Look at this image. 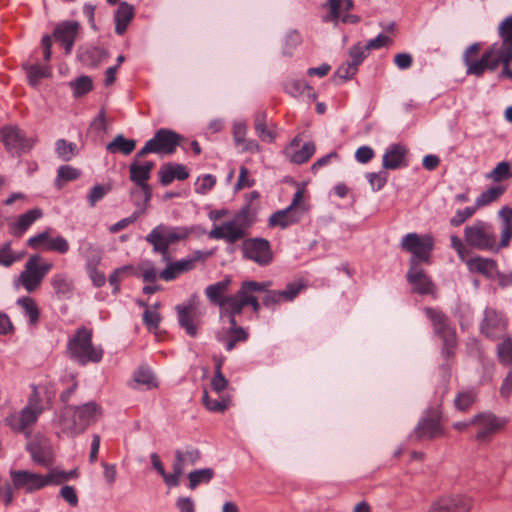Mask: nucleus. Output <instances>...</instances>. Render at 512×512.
I'll return each instance as SVG.
<instances>
[{
    "label": "nucleus",
    "mask_w": 512,
    "mask_h": 512,
    "mask_svg": "<svg viewBox=\"0 0 512 512\" xmlns=\"http://www.w3.org/2000/svg\"><path fill=\"white\" fill-rule=\"evenodd\" d=\"M506 329V321L500 313L494 309H486L485 317L481 325V331L489 338L501 335Z\"/></svg>",
    "instance_id": "24"
},
{
    "label": "nucleus",
    "mask_w": 512,
    "mask_h": 512,
    "mask_svg": "<svg viewBox=\"0 0 512 512\" xmlns=\"http://www.w3.org/2000/svg\"><path fill=\"white\" fill-rule=\"evenodd\" d=\"M51 404V396L44 387L32 386L27 405L22 411V416H38L45 413Z\"/></svg>",
    "instance_id": "17"
},
{
    "label": "nucleus",
    "mask_w": 512,
    "mask_h": 512,
    "mask_svg": "<svg viewBox=\"0 0 512 512\" xmlns=\"http://www.w3.org/2000/svg\"><path fill=\"white\" fill-rule=\"evenodd\" d=\"M300 143V137L296 136L285 150L288 159L295 164L307 162L316 150V146L313 142H306L301 147Z\"/></svg>",
    "instance_id": "20"
},
{
    "label": "nucleus",
    "mask_w": 512,
    "mask_h": 512,
    "mask_svg": "<svg viewBox=\"0 0 512 512\" xmlns=\"http://www.w3.org/2000/svg\"><path fill=\"white\" fill-rule=\"evenodd\" d=\"M80 176V171L72 166L64 165L58 169L57 183L62 184L75 180Z\"/></svg>",
    "instance_id": "55"
},
{
    "label": "nucleus",
    "mask_w": 512,
    "mask_h": 512,
    "mask_svg": "<svg viewBox=\"0 0 512 512\" xmlns=\"http://www.w3.org/2000/svg\"><path fill=\"white\" fill-rule=\"evenodd\" d=\"M506 425L505 418H473L468 427L476 432V439L486 441Z\"/></svg>",
    "instance_id": "18"
},
{
    "label": "nucleus",
    "mask_w": 512,
    "mask_h": 512,
    "mask_svg": "<svg viewBox=\"0 0 512 512\" xmlns=\"http://www.w3.org/2000/svg\"><path fill=\"white\" fill-rule=\"evenodd\" d=\"M75 151L76 145L74 143L67 142L64 139H59L56 142V153L63 161L71 160L76 154Z\"/></svg>",
    "instance_id": "50"
},
{
    "label": "nucleus",
    "mask_w": 512,
    "mask_h": 512,
    "mask_svg": "<svg viewBox=\"0 0 512 512\" xmlns=\"http://www.w3.org/2000/svg\"><path fill=\"white\" fill-rule=\"evenodd\" d=\"M134 382L144 386L146 389L157 387V380L151 370L146 367H140L134 373Z\"/></svg>",
    "instance_id": "45"
},
{
    "label": "nucleus",
    "mask_w": 512,
    "mask_h": 512,
    "mask_svg": "<svg viewBox=\"0 0 512 512\" xmlns=\"http://www.w3.org/2000/svg\"><path fill=\"white\" fill-rule=\"evenodd\" d=\"M204 405L211 412L222 413L229 406L230 401L228 399L222 398L219 394H216V397L213 398L211 395L205 392L203 397Z\"/></svg>",
    "instance_id": "47"
},
{
    "label": "nucleus",
    "mask_w": 512,
    "mask_h": 512,
    "mask_svg": "<svg viewBox=\"0 0 512 512\" xmlns=\"http://www.w3.org/2000/svg\"><path fill=\"white\" fill-rule=\"evenodd\" d=\"M161 320V316L157 311V305L154 308H146L143 313V322L149 331L155 332Z\"/></svg>",
    "instance_id": "52"
},
{
    "label": "nucleus",
    "mask_w": 512,
    "mask_h": 512,
    "mask_svg": "<svg viewBox=\"0 0 512 512\" xmlns=\"http://www.w3.org/2000/svg\"><path fill=\"white\" fill-rule=\"evenodd\" d=\"M505 192V188L502 186H493L481 193L476 199L475 206L478 208L489 205L490 203L499 199V197Z\"/></svg>",
    "instance_id": "46"
},
{
    "label": "nucleus",
    "mask_w": 512,
    "mask_h": 512,
    "mask_svg": "<svg viewBox=\"0 0 512 512\" xmlns=\"http://www.w3.org/2000/svg\"><path fill=\"white\" fill-rule=\"evenodd\" d=\"M38 418H6L5 424L15 434H22L25 438H29L35 429Z\"/></svg>",
    "instance_id": "34"
},
{
    "label": "nucleus",
    "mask_w": 512,
    "mask_h": 512,
    "mask_svg": "<svg viewBox=\"0 0 512 512\" xmlns=\"http://www.w3.org/2000/svg\"><path fill=\"white\" fill-rule=\"evenodd\" d=\"M433 246V238L430 235L420 236L416 233L407 234L401 242V247L412 254L410 262L415 260L416 265L420 262L429 263Z\"/></svg>",
    "instance_id": "10"
},
{
    "label": "nucleus",
    "mask_w": 512,
    "mask_h": 512,
    "mask_svg": "<svg viewBox=\"0 0 512 512\" xmlns=\"http://www.w3.org/2000/svg\"><path fill=\"white\" fill-rule=\"evenodd\" d=\"M27 244L34 250L42 249L60 254H65L69 250L68 241L62 236L51 237L50 229L29 238Z\"/></svg>",
    "instance_id": "15"
},
{
    "label": "nucleus",
    "mask_w": 512,
    "mask_h": 512,
    "mask_svg": "<svg viewBox=\"0 0 512 512\" xmlns=\"http://www.w3.org/2000/svg\"><path fill=\"white\" fill-rule=\"evenodd\" d=\"M78 29L79 25L77 22L66 21L57 25L54 30L55 40L65 47L67 54L72 50Z\"/></svg>",
    "instance_id": "26"
},
{
    "label": "nucleus",
    "mask_w": 512,
    "mask_h": 512,
    "mask_svg": "<svg viewBox=\"0 0 512 512\" xmlns=\"http://www.w3.org/2000/svg\"><path fill=\"white\" fill-rule=\"evenodd\" d=\"M303 213L304 209L300 211L299 209L287 207L286 209L277 211L272 214L269 218V225L271 227L278 226L281 228H286L299 222Z\"/></svg>",
    "instance_id": "27"
},
{
    "label": "nucleus",
    "mask_w": 512,
    "mask_h": 512,
    "mask_svg": "<svg viewBox=\"0 0 512 512\" xmlns=\"http://www.w3.org/2000/svg\"><path fill=\"white\" fill-rule=\"evenodd\" d=\"M135 15L134 7L127 2H121L114 15L115 32L123 35Z\"/></svg>",
    "instance_id": "31"
},
{
    "label": "nucleus",
    "mask_w": 512,
    "mask_h": 512,
    "mask_svg": "<svg viewBox=\"0 0 512 512\" xmlns=\"http://www.w3.org/2000/svg\"><path fill=\"white\" fill-rule=\"evenodd\" d=\"M477 207H466L463 210H458L456 214L450 219V224L454 227L460 226L466 220L471 218L476 212Z\"/></svg>",
    "instance_id": "60"
},
{
    "label": "nucleus",
    "mask_w": 512,
    "mask_h": 512,
    "mask_svg": "<svg viewBox=\"0 0 512 512\" xmlns=\"http://www.w3.org/2000/svg\"><path fill=\"white\" fill-rule=\"evenodd\" d=\"M425 313L432 323L435 334L442 339L444 351L450 355L457 343L454 327L451 326L448 317L439 310L426 308Z\"/></svg>",
    "instance_id": "9"
},
{
    "label": "nucleus",
    "mask_w": 512,
    "mask_h": 512,
    "mask_svg": "<svg viewBox=\"0 0 512 512\" xmlns=\"http://www.w3.org/2000/svg\"><path fill=\"white\" fill-rule=\"evenodd\" d=\"M443 432L442 418H423L416 429L419 438H434Z\"/></svg>",
    "instance_id": "33"
},
{
    "label": "nucleus",
    "mask_w": 512,
    "mask_h": 512,
    "mask_svg": "<svg viewBox=\"0 0 512 512\" xmlns=\"http://www.w3.org/2000/svg\"><path fill=\"white\" fill-rule=\"evenodd\" d=\"M358 71V67L352 63L351 61H348L347 63H344L338 69L336 70L335 75L343 80L351 79Z\"/></svg>",
    "instance_id": "63"
},
{
    "label": "nucleus",
    "mask_w": 512,
    "mask_h": 512,
    "mask_svg": "<svg viewBox=\"0 0 512 512\" xmlns=\"http://www.w3.org/2000/svg\"><path fill=\"white\" fill-rule=\"evenodd\" d=\"M50 474V481L51 486H57L60 485L70 479H74L78 477V471L77 470H71V471H63L58 468H51L49 469Z\"/></svg>",
    "instance_id": "49"
},
{
    "label": "nucleus",
    "mask_w": 512,
    "mask_h": 512,
    "mask_svg": "<svg viewBox=\"0 0 512 512\" xmlns=\"http://www.w3.org/2000/svg\"><path fill=\"white\" fill-rule=\"evenodd\" d=\"M41 209L34 208L18 217L16 228L19 230V235L24 233L36 220L42 217Z\"/></svg>",
    "instance_id": "44"
},
{
    "label": "nucleus",
    "mask_w": 512,
    "mask_h": 512,
    "mask_svg": "<svg viewBox=\"0 0 512 512\" xmlns=\"http://www.w3.org/2000/svg\"><path fill=\"white\" fill-rule=\"evenodd\" d=\"M304 288L302 282L289 283L286 288L282 291L264 290L265 296L263 297V305L268 308H275L277 305L283 302H290L294 300L300 291Z\"/></svg>",
    "instance_id": "16"
},
{
    "label": "nucleus",
    "mask_w": 512,
    "mask_h": 512,
    "mask_svg": "<svg viewBox=\"0 0 512 512\" xmlns=\"http://www.w3.org/2000/svg\"><path fill=\"white\" fill-rule=\"evenodd\" d=\"M476 397L477 393L473 389L459 392L454 400L457 411L460 413L468 412L469 408L475 402Z\"/></svg>",
    "instance_id": "43"
},
{
    "label": "nucleus",
    "mask_w": 512,
    "mask_h": 512,
    "mask_svg": "<svg viewBox=\"0 0 512 512\" xmlns=\"http://www.w3.org/2000/svg\"><path fill=\"white\" fill-rule=\"evenodd\" d=\"M511 177L512 172L508 162H500L490 173L487 174V178L494 182H500Z\"/></svg>",
    "instance_id": "51"
},
{
    "label": "nucleus",
    "mask_w": 512,
    "mask_h": 512,
    "mask_svg": "<svg viewBox=\"0 0 512 512\" xmlns=\"http://www.w3.org/2000/svg\"><path fill=\"white\" fill-rule=\"evenodd\" d=\"M252 222L249 218L247 210H241L233 216L229 221L220 225H214L208 233L209 238L216 240H225L227 243L233 244L247 235Z\"/></svg>",
    "instance_id": "5"
},
{
    "label": "nucleus",
    "mask_w": 512,
    "mask_h": 512,
    "mask_svg": "<svg viewBox=\"0 0 512 512\" xmlns=\"http://www.w3.org/2000/svg\"><path fill=\"white\" fill-rule=\"evenodd\" d=\"M464 239L467 245L479 250L497 251L499 244L493 226L484 221H476L464 229Z\"/></svg>",
    "instance_id": "7"
},
{
    "label": "nucleus",
    "mask_w": 512,
    "mask_h": 512,
    "mask_svg": "<svg viewBox=\"0 0 512 512\" xmlns=\"http://www.w3.org/2000/svg\"><path fill=\"white\" fill-rule=\"evenodd\" d=\"M214 476V471L210 468L195 470L189 473V488L195 489L201 483H208Z\"/></svg>",
    "instance_id": "48"
},
{
    "label": "nucleus",
    "mask_w": 512,
    "mask_h": 512,
    "mask_svg": "<svg viewBox=\"0 0 512 512\" xmlns=\"http://www.w3.org/2000/svg\"><path fill=\"white\" fill-rule=\"evenodd\" d=\"M51 285L58 296L66 298L70 297L74 288L72 279L64 273L55 274L51 278Z\"/></svg>",
    "instance_id": "37"
},
{
    "label": "nucleus",
    "mask_w": 512,
    "mask_h": 512,
    "mask_svg": "<svg viewBox=\"0 0 512 512\" xmlns=\"http://www.w3.org/2000/svg\"><path fill=\"white\" fill-rule=\"evenodd\" d=\"M498 357L503 364L509 365L512 363V340L505 339L498 346Z\"/></svg>",
    "instance_id": "58"
},
{
    "label": "nucleus",
    "mask_w": 512,
    "mask_h": 512,
    "mask_svg": "<svg viewBox=\"0 0 512 512\" xmlns=\"http://www.w3.org/2000/svg\"><path fill=\"white\" fill-rule=\"evenodd\" d=\"M197 226H168L159 224L154 227L145 240L152 245L153 251L160 253L165 261L169 260V247L181 241L187 240L197 231Z\"/></svg>",
    "instance_id": "2"
},
{
    "label": "nucleus",
    "mask_w": 512,
    "mask_h": 512,
    "mask_svg": "<svg viewBox=\"0 0 512 512\" xmlns=\"http://www.w3.org/2000/svg\"><path fill=\"white\" fill-rule=\"evenodd\" d=\"M408 281L413 290L419 294H428L433 290V283L426 273L415 264V260L410 262V269L407 274Z\"/></svg>",
    "instance_id": "25"
},
{
    "label": "nucleus",
    "mask_w": 512,
    "mask_h": 512,
    "mask_svg": "<svg viewBox=\"0 0 512 512\" xmlns=\"http://www.w3.org/2000/svg\"><path fill=\"white\" fill-rule=\"evenodd\" d=\"M471 506L472 501L466 496H444L431 505L429 512H468Z\"/></svg>",
    "instance_id": "19"
},
{
    "label": "nucleus",
    "mask_w": 512,
    "mask_h": 512,
    "mask_svg": "<svg viewBox=\"0 0 512 512\" xmlns=\"http://www.w3.org/2000/svg\"><path fill=\"white\" fill-rule=\"evenodd\" d=\"M215 183L216 178L214 176L210 174L204 175L198 178L195 191L198 194L204 195L214 187Z\"/></svg>",
    "instance_id": "61"
},
{
    "label": "nucleus",
    "mask_w": 512,
    "mask_h": 512,
    "mask_svg": "<svg viewBox=\"0 0 512 512\" xmlns=\"http://www.w3.org/2000/svg\"><path fill=\"white\" fill-rule=\"evenodd\" d=\"M20 259L21 255H17L12 251L10 243H5L0 246V265L9 267Z\"/></svg>",
    "instance_id": "54"
},
{
    "label": "nucleus",
    "mask_w": 512,
    "mask_h": 512,
    "mask_svg": "<svg viewBox=\"0 0 512 512\" xmlns=\"http://www.w3.org/2000/svg\"><path fill=\"white\" fill-rule=\"evenodd\" d=\"M498 33L501 42L492 44L479 58L481 45L474 43L464 52L463 61L467 74L481 76L485 70L494 71L502 65V75L512 80V15L505 18L499 25Z\"/></svg>",
    "instance_id": "1"
},
{
    "label": "nucleus",
    "mask_w": 512,
    "mask_h": 512,
    "mask_svg": "<svg viewBox=\"0 0 512 512\" xmlns=\"http://www.w3.org/2000/svg\"><path fill=\"white\" fill-rule=\"evenodd\" d=\"M230 283V279H224L215 284L209 285L205 289L207 298L212 303L217 304L220 307L221 318L226 317V314H230L229 311L225 310L226 301L230 298V296H224V294L228 291Z\"/></svg>",
    "instance_id": "23"
},
{
    "label": "nucleus",
    "mask_w": 512,
    "mask_h": 512,
    "mask_svg": "<svg viewBox=\"0 0 512 512\" xmlns=\"http://www.w3.org/2000/svg\"><path fill=\"white\" fill-rule=\"evenodd\" d=\"M285 91L293 97L306 95L309 100H315L314 89L302 80H289L285 83Z\"/></svg>",
    "instance_id": "36"
},
{
    "label": "nucleus",
    "mask_w": 512,
    "mask_h": 512,
    "mask_svg": "<svg viewBox=\"0 0 512 512\" xmlns=\"http://www.w3.org/2000/svg\"><path fill=\"white\" fill-rule=\"evenodd\" d=\"M266 117L264 111L257 112L254 118V128L262 141L272 142L275 139V133L267 128Z\"/></svg>",
    "instance_id": "40"
},
{
    "label": "nucleus",
    "mask_w": 512,
    "mask_h": 512,
    "mask_svg": "<svg viewBox=\"0 0 512 512\" xmlns=\"http://www.w3.org/2000/svg\"><path fill=\"white\" fill-rule=\"evenodd\" d=\"M182 136L169 129H159L154 137L146 142L145 146L137 153V158L149 153L170 155L175 152L180 144Z\"/></svg>",
    "instance_id": "8"
},
{
    "label": "nucleus",
    "mask_w": 512,
    "mask_h": 512,
    "mask_svg": "<svg viewBox=\"0 0 512 512\" xmlns=\"http://www.w3.org/2000/svg\"><path fill=\"white\" fill-rule=\"evenodd\" d=\"M31 459L37 465L48 468L54 463V453L51 447H43L38 443L29 442L26 447Z\"/></svg>",
    "instance_id": "28"
},
{
    "label": "nucleus",
    "mask_w": 512,
    "mask_h": 512,
    "mask_svg": "<svg viewBox=\"0 0 512 512\" xmlns=\"http://www.w3.org/2000/svg\"><path fill=\"white\" fill-rule=\"evenodd\" d=\"M270 285L271 282L269 281L261 283L256 281L243 282L237 293L230 295V298L226 301L225 310L229 311L230 314L239 315L245 306L250 305L254 313H259L260 303L255 293L266 290Z\"/></svg>",
    "instance_id": "4"
},
{
    "label": "nucleus",
    "mask_w": 512,
    "mask_h": 512,
    "mask_svg": "<svg viewBox=\"0 0 512 512\" xmlns=\"http://www.w3.org/2000/svg\"><path fill=\"white\" fill-rule=\"evenodd\" d=\"M369 50H366V45H362L358 43L354 45L349 50L350 61L354 63L357 67L363 62V60L367 57Z\"/></svg>",
    "instance_id": "59"
},
{
    "label": "nucleus",
    "mask_w": 512,
    "mask_h": 512,
    "mask_svg": "<svg viewBox=\"0 0 512 512\" xmlns=\"http://www.w3.org/2000/svg\"><path fill=\"white\" fill-rule=\"evenodd\" d=\"M27 76L29 83L32 86H36L41 78L49 76V70L39 65H33L29 67Z\"/></svg>",
    "instance_id": "57"
},
{
    "label": "nucleus",
    "mask_w": 512,
    "mask_h": 512,
    "mask_svg": "<svg viewBox=\"0 0 512 512\" xmlns=\"http://www.w3.org/2000/svg\"><path fill=\"white\" fill-rule=\"evenodd\" d=\"M17 305L21 307L24 315L28 317L30 325L35 326L40 317V309L36 301L31 297L25 296L17 300Z\"/></svg>",
    "instance_id": "39"
},
{
    "label": "nucleus",
    "mask_w": 512,
    "mask_h": 512,
    "mask_svg": "<svg viewBox=\"0 0 512 512\" xmlns=\"http://www.w3.org/2000/svg\"><path fill=\"white\" fill-rule=\"evenodd\" d=\"M323 7L327 9L323 16L325 22L357 24L360 21L359 16L349 13L354 8L353 0H327Z\"/></svg>",
    "instance_id": "12"
},
{
    "label": "nucleus",
    "mask_w": 512,
    "mask_h": 512,
    "mask_svg": "<svg viewBox=\"0 0 512 512\" xmlns=\"http://www.w3.org/2000/svg\"><path fill=\"white\" fill-rule=\"evenodd\" d=\"M0 140L5 149L12 156H20L29 151L33 146V141L27 138L25 133L17 126L7 125L0 130Z\"/></svg>",
    "instance_id": "11"
},
{
    "label": "nucleus",
    "mask_w": 512,
    "mask_h": 512,
    "mask_svg": "<svg viewBox=\"0 0 512 512\" xmlns=\"http://www.w3.org/2000/svg\"><path fill=\"white\" fill-rule=\"evenodd\" d=\"M136 146V142L134 140H128L124 138L122 135H117L112 142L107 145V150L110 153L121 152L124 155H129Z\"/></svg>",
    "instance_id": "42"
},
{
    "label": "nucleus",
    "mask_w": 512,
    "mask_h": 512,
    "mask_svg": "<svg viewBox=\"0 0 512 512\" xmlns=\"http://www.w3.org/2000/svg\"><path fill=\"white\" fill-rule=\"evenodd\" d=\"M208 256V253L197 250L188 258L169 262L166 268L159 273V278L164 281H172L181 274L192 271L199 261H204Z\"/></svg>",
    "instance_id": "14"
},
{
    "label": "nucleus",
    "mask_w": 512,
    "mask_h": 512,
    "mask_svg": "<svg viewBox=\"0 0 512 512\" xmlns=\"http://www.w3.org/2000/svg\"><path fill=\"white\" fill-rule=\"evenodd\" d=\"M175 462L173 464V472L167 473L166 471L161 476L168 486H177L179 484V477L184 472L183 469V456L179 450L175 452Z\"/></svg>",
    "instance_id": "41"
},
{
    "label": "nucleus",
    "mask_w": 512,
    "mask_h": 512,
    "mask_svg": "<svg viewBox=\"0 0 512 512\" xmlns=\"http://www.w3.org/2000/svg\"><path fill=\"white\" fill-rule=\"evenodd\" d=\"M71 87L73 88L75 96H81L91 91L92 80L88 76H81L71 82Z\"/></svg>",
    "instance_id": "56"
},
{
    "label": "nucleus",
    "mask_w": 512,
    "mask_h": 512,
    "mask_svg": "<svg viewBox=\"0 0 512 512\" xmlns=\"http://www.w3.org/2000/svg\"><path fill=\"white\" fill-rule=\"evenodd\" d=\"M92 330L86 327H80L69 339L67 353L69 357L81 365L89 362L98 363L103 356V350L100 346L92 343Z\"/></svg>",
    "instance_id": "3"
},
{
    "label": "nucleus",
    "mask_w": 512,
    "mask_h": 512,
    "mask_svg": "<svg viewBox=\"0 0 512 512\" xmlns=\"http://www.w3.org/2000/svg\"><path fill=\"white\" fill-rule=\"evenodd\" d=\"M60 496L72 507L78 505L77 491L73 486L65 485L60 489Z\"/></svg>",
    "instance_id": "64"
},
{
    "label": "nucleus",
    "mask_w": 512,
    "mask_h": 512,
    "mask_svg": "<svg viewBox=\"0 0 512 512\" xmlns=\"http://www.w3.org/2000/svg\"><path fill=\"white\" fill-rule=\"evenodd\" d=\"M471 272L480 273L486 277H493L497 273V263L490 258L475 257L466 261Z\"/></svg>",
    "instance_id": "32"
},
{
    "label": "nucleus",
    "mask_w": 512,
    "mask_h": 512,
    "mask_svg": "<svg viewBox=\"0 0 512 512\" xmlns=\"http://www.w3.org/2000/svg\"><path fill=\"white\" fill-rule=\"evenodd\" d=\"M176 309L181 327H183L190 336H196L197 326L193 322L196 316V306L193 303H189L188 305H178Z\"/></svg>",
    "instance_id": "30"
},
{
    "label": "nucleus",
    "mask_w": 512,
    "mask_h": 512,
    "mask_svg": "<svg viewBox=\"0 0 512 512\" xmlns=\"http://www.w3.org/2000/svg\"><path fill=\"white\" fill-rule=\"evenodd\" d=\"M245 258L260 266L269 265L273 260V252L268 240L263 238L246 239L242 245Z\"/></svg>",
    "instance_id": "13"
},
{
    "label": "nucleus",
    "mask_w": 512,
    "mask_h": 512,
    "mask_svg": "<svg viewBox=\"0 0 512 512\" xmlns=\"http://www.w3.org/2000/svg\"><path fill=\"white\" fill-rule=\"evenodd\" d=\"M52 268L53 264L51 262L44 261L39 255H32L25 263L16 284L24 287L29 293L34 292L40 287L45 276Z\"/></svg>",
    "instance_id": "6"
},
{
    "label": "nucleus",
    "mask_w": 512,
    "mask_h": 512,
    "mask_svg": "<svg viewBox=\"0 0 512 512\" xmlns=\"http://www.w3.org/2000/svg\"><path fill=\"white\" fill-rule=\"evenodd\" d=\"M138 159L136 157L135 161L130 165V179L141 189L146 195V199L150 198V187L146 184V182L150 178V172L154 167L153 162H145L144 164H139Z\"/></svg>",
    "instance_id": "22"
},
{
    "label": "nucleus",
    "mask_w": 512,
    "mask_h": 512,
    "mask_svg": "<svg viewBox=\"0 0 512 512\" xmlns=\"http://www.w3.org/2000/svg\"><path fill=\"white\" fill-rule=\"evenodd\" d=\"M499 216L503 220L501 230L500 247H507L512 238V208L505 206L499 211Z\"/></svg>",
    "instance_id": "38"
},
{
    "label": "nucleus",
    "mask_w": 512,
    "mask_h": 512,
    "mask_svg": "<svg viewBox=\"0 0 512 512\" xmlns=\"http://www.w3.org/2000/svg\"><path fill=\"white\" fill-rule=\"evenodd\" d=\"M407 148L400 144L392 145L383 156V167L397 169L406 166L405 156Z\"/></svg>",
    "instance_id": "29"
},
{
    "label": "nucleus",
    "mask_w": 512,
    "mask_h": 512,
    "mask_svg": "<svg viewBox=\"0 0 512 512\" xmlns=\"http://www.w3.org/2000/svg\"><path fill=\"white\" fill-rule=\"evenodd\" d=\"M255 180L250 177V172L247 167L241 166L239 170L238 181L235 185L236 190H242L245 188H250L254 185Z\"/></svg>",
    "instance_id": "62"
},
{
    "label": "nucleus",
    "mask_w": 512,
    "mask_h": 512,
    "mask_svg": "<svg viewBox=\"0 0 512 512\" xmlns=\"http://www.w3.org/2000/svg\"><path fill=\"white\" fill-rule=\"evenodd\" d=\"M160 182L166 186L174 179L185 180L188 178L189 173L185 166L181 164L163 166L160 171Z\"/></svg>",
    "instance_id": "35"
},
{
    "label": "nucleus",
    "mask_w": 512,
    "mask_h": 512,
    "mask_svg": "<svg viewBox=\"0 0 512 512\" xmlns=\"http://www.w3.org/2000/svg\"><path fill=\"white\" fill-rule=\"evenodd\" d=\"M133 272V267L131 265L123 266L114 270V272L109 277V283L114 287V292L117 293L119 291L120 282L131 275Z\"/></svg>",
    "instance_id": "53"
},
{
    "label": "nucleus",
    "mask_w": 512,
    "mask_h": 512,
    "mask_svg": "<svg viewBox=\"0 0 512 512\" xmlns=\"http://www.w3.org/2000/svg\"><path fill=\"white\" fill-rule=\"evenodd\" d=\"M236 314H226L229 318L230 327L225 334L218 336L228 351H231L237 343L245 342L248 339V333L242 327H238L235 319Z\"/></svg>",
    "instance_id": "21"
}]
</instances>
